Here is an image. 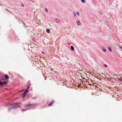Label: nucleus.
I'll list each match as a JSON object with an SVG mask.
<instances>
[{
	"label": "nucleus",
	"mask_w": 122,
	"mask_h": 122,
	"mask_svg": "<svg viewBox=\"0 0 122 122\" xmlns=\"http://www.w3.org/2000/svg\"><path fill=\"white\" fill-rule=\"evenodd\" d=\"M36 105V104L35 103H33V104H28L25 105V107H29V106H34Z\"/></svg>",
	"instance_id": "f257e3e1"
},
{
	"label": "nucleus",
	"mask_w": 122,
	"mask_h": 122,
	"mask_svg": "<svg viewBox=\"0 0 122 122\" xmlns=\"http://www.w3.org/2000/svg\"><path fill=\"white\" fill-rule=\"evenodd\" d=\"M28 92H27V90L26 91L25 90V91H24V93H23L22 94L23 97H25L27 93Z\"/></svg>",
	"instance_id": "f03ea898"
},
{
	"label": "nucleus",
	"mask_w": 122,
	"mask_h": 122,
	"mask_svg": "<svg viewBox=\"0 0 122 122\" xmlns=\"http://www.w3.org/2000/svg\"><path fill=\"white\" fill-rule=\"evenodd\" d=\"M8 83L7 82H2L1 84V86H3L4 85L7 84Z\"/></svg>",
	"instance_id": "7ed1b4c3"
},
{
	"label": "nucleus",
	"mask_w": 122,
	"mask_h": 122,
	"mask_svg": "<svg viewBox=\"0 0 122 122\" xmlns=\"http://www.w3.org/2000/svg\"><path fill=\"white\" fill-rule=\"evenodd\" d=\"M54 102V101L53 100H52L49 104H48V106L50 107L52 105V104H53Z\"/></svg>",
	"instance_id": "20e7f679"
},
{
	"label": "nucleus",
	"mask_w": 122,
	"mask_h": 122,
	"mask_svg": "<svg viewBox=\"0 0 122 122\" xmlns=\"http://www.w3.org/2000/svg\"><path fill=\"white\" fill-rule=\"evenodd\" d=\"M4 77L7 80L9 79V77L6 74H5V75Z\"/></svg>",
	"instance_id": "39448f33"
},
{
	"label": "nucleus",
	"mask_w": 122,
	"mask_h": 122,
	"mask_svg": "<svg viewBox=\"0 0 122 122\" xmlns=\"http://www.w3.org/2000/svg\"><path fill=\"white\" fill-rule=\"evenodd\" d=\"M77 24L78 25H81V23L80 21H79L78 20H77L76 21Z\"/></svg>",
	"instance_id": "423d86ee"
},
{
	"label": "nucleus",
	"mask_w": 122,
	"mask_h": 122,
	"mask_svg": "<svg viewBox=\"0 0 122 122\" xmlns=\"http://www.w3.org/2000/svg\"><path fill=\"white\" fill-rule=\"evenodd\" d=\"M56 21L58 23H60V20L57 18L56 19Z\"/></svg>",
	"instance_id": "0eeeda50"
},
{
	"label": "nucleus",
	"mask_w": 122,
	"mask_h": 122,
	"mask_svg": "<svg viewBox=\"0 0 122 122\" xmlns=\"http://www.w3.org/2000/svg\"><path fill=\"white\" fill-rule=\"evenodd\" d=\"M70 48L71 50L73 51L74 50V47L72 46H70Z\"/></svg>",
	"instance_id": "6e6552de"
},
{
	"label": "nucleus",
	"mask_w": 122,
	"mask_h": 122,
	"mask_svg": "<svg viewBox=\"0 0 122 122\" xmlns=\"http://www.w3.org/2000/svg\"><path fill=\"white\" fill-rule=\"evenodd\" d=\"M46 32L48 33H49L50 32V30L49 29H47L46 30Z\"/></svg>",
	"instance_id": "1a4fd4ad"
},
{
	"label": "nucleus",
	"mask_w": 122,
	"mask_h": 122,
	"mask_svg": "<svg viewBox=\"0 0 122 122\" xmlns=\"http://www.w3.org/2000/svg\"><path fill=\"white\" fill-rule=\"evenodd\" d=\"M10 104L11 103H7L5 104V106H11Z\"/></svg>",
	"instance_id": "9d476101"
},
{
	"label": "nucleus",
	"mask_w": 122,
	"mask_h": 122,
	"mask_svg": "<svg viewBox=\"0 0 122 122\" xmlns=\"http://www.w3.org/2000/svg\"><path fill=\"white\" fill-rule=\"evenodd\" d=\"M108 49L111 52L112 51V50L111 49V48L109 46L108 47Z\"/></svg>",
	"instance_id": "9b49d317"
},
{
	"label": "nucleus",
	"mask_w": 122,
	"mask_h": 122,
	"mask_svg": "<svg viewBox=\"0 0 122 122\" xmlns=\"http://www.w3.org/2000/svg\"><path fill=\"white\" fill-rule=\"evenodd\" d=\"M17 108V106H15L14 107H11V108H12V109H15V108Z\"/></svg>",
	"instance_id": "f8f14e48"
},
{
	"label": "nucleus",
	"mask_w": 122,
	"mask_h": 122,
	"mask_svg": "<svg viewBox=\"0 0 122 122\" xmlns=\"http://www.w3.org/2000/svg\"><path fill=\"white\" fill-rule=\"evenodd\" d=\"M17 108V106H15L14 107H11V108H12V109H15V108Z\"/></svg>",
	"instance_id": "ddd939ff"
},
{
	"label": "nucleus",
	"mask_w": 122,
	"mask_h": 122,
	"mask_svg": "<svg viewBox=\"0 0 122 122\" xmlns=\"http://www.w3.org/2000/svg\"><path fill=\"white\" fill-rule=\"evenodd\" d=\"M17 108V106H15L14 107H11V108H12V109H15V108Z\"/></svg>",
	"instance_id": "4468645a"
},
{
	"label": "nucleus",
	"mask_w": 122,
	"mask_h": 122,
	"mask_svg": "<svg viewBox=\"0 0 122 122\" xmlns=\"http://www.w3.org/2000/svg\"><path fill=\"white\" fill-rule=\"evenodd\" d=\"M102 50H103V51H104V52L106 51V49H105L103 47V48H102Z\"/></svg>",
	"instance_id": "2eb2a0df"
},
{
	"label": "nucleus",
	"mask_w": 122,
	"mask_h": 122,
	"mask_svg": "<svg viewBox=\"0 0 122 122\" xmlns=\"http://www.w3.org/2000/svg\"><path fill=\"white\" fill-rule=\"evenodd\" d=\"M29 87H30V86H28L27 87V89H26L25 90L26 91L27 90V92H28L29 91H28V89L29 88Z\"/></svg>",
	"instance_id": "dca6fc26"
},
{
	"label": "nucleus",
	"mask_w": 122,
	"mask_h": 122,
	"mask_svg": "<svg viewBox=\"0 0 122 122\" xmlns=\"http://www.w3.org/2000/svg\"><path fill=\"white\" fill-rule=\"evenodd\" d=\"M81 1L83 3H84L86 2L85 0H81Z\"/></svg>",
	"instance_id": "f3484780"
},
{
	"label": "nucleus",
	"mask_w": 122,
	"mask_h": 122,
	"mask_svg": "<svg viewBox=\"0 0 122 122\" xmlns=\"http://www.w3.org/2000/svg\"><path fill=\"white\" fill-rule=\"evenodd\" d=\"M73 14L74 16H76V14L75 12H74L73 13Z\"/></svg>",
	"instance_id": "a211bd4d"
},
{
	"label": "nucleus",
	"mask_w": 122,
	"mask_h": 122,
	"mask_svg": "<svg viewBox=\"0 0 122 122\" xmlns=\"http://www.w3.org/2000/svg\"><path fill=\"white\" fill-rule=\"evenodd\" d=\"M28 86L30 87V85H31V84H30V82H28Z\"/></svg>",
	"instance_id": "6ab92c4d"
},
{
	"label": "nucleus",
	"mask_w": 122,
	"mask_h": 122,
	"mask_svg": "<svg viewBox=\"0 0 122 122\" xmlns=\"http://www.w3.org/2000/svg\"><path fill=\"white\" fill-rule=\"evenodd\" d=\"M12 108H11V107H10V108H9L8 109V111H10V110L11 109H12Z\"/></svg>",
	"instance_id": "aec40b11"
},
{
	"label": "nucleus",
	"mask_w": 122,
	"mask_h": 122,
	"mask_svg": "<svg viewBox=\"0 0 122 122\" xmlns=\"http://www.w3.org/2000/svg\"><path fill=\"white\" fill-rule=\"evenodd\" d=\"M45 10L46 11V12L47 13H48V10H47V8H45Z\"/></svg>",
	"instance_id": "412c9836"
},
{
	"label": "nucleus",
	"mask_w": 122,
	"mask_h": 122,
	"mask_svg": "<svg viewBox=\"0 0 122 122\" xmlns=\"http://www.w3.org/2000/svg\"><path fill=\"white\" fill-rule=\"evenodd\" d=\"M119 48L122 51V47L119 46Z\"/></svg>",
	"instance_id": "4be33fe9"
},
{
	"label": "nucleus",
	"mask_w": 122,
	"mask_h": 122,
	"mask_svg": "<svg viewBox=\"0 0 122 122\" xmlns=\"http://www.w3.org/2000/svg\"><path fill=\"white\" fill-rule=\"evenodd\" d=\"M10 105H11V106H13V105H15V103H11Z\"/></svg>",
	"instance_id": "5701e85b"
},
{
	"label": "nucleus",
	"mask_w": 122,
	"mask_h": 122,
	"mask_svg": "<svg viewBox=\"0 0 122 122\" xmlns=\"http://www.w3.org/2000/svg\"><path fill=\"white\" fill-rule=\"evenodd\" d=\"M27 110V109H24V110L22 109V111H26V110Z\"/></svg>",
	"instance_id": "b1692460"
},
{
	"label": "nucleus",
	"mask_w": 122,
	"mask_h": 122,
	"mask_svg": "<svg viewBox=\"0 0 122 122\" xmlns=\"http://www.w3.org/2000/svg\"><path fill=\"white\" fill-rule=\"evenodd\" d=\"M18 76H19L20 78H21V79H22V77H21V76H19V75H18Z\"/></svg>",
	"instance_id": "393cba45"
},
{
	"label": "nucleus",
	"mask_w": 122,
	"mask_h": 122,
	"mask_svg": "<svg viewBox=\"0 0 122 122\" xmlns=\"http://www.w3.org/2000/svg\"><path fill=\"white\" fill-rule=\"evenodd\" d=\"M104 66H105V67H107V65H106V64H104Z\"/></svg>",
	"instance_id": "a878e982"
},
{
	"label": "nucleus",
	"mask_w": 122,
	"mask_h": 122,
	"mask_svg": "<svg viewBox=\"0 0 122 122\" xmlns=\"http://www.w3.org/2000/svg\"><path fill=\"white\" fill-rule=\"evenodd\" d=\"M119 80H120L121 81H122V79L121 78H120L119 79Z\"/></svg>",
	"instance_id": "bb28decb"
},
{
	"label": "nucleus",
	"mask_w": 122,
	"mask_h": 122,
	"mask_svg": "<svg viewBox=\"0 0 122 122\" xmlns=\"http://www.w3.org/2000/svg\"><path fill=\"white\" fill-rule=\"evenodd\" d=\"M18 105V104H20V105L21 104V103H17Z\"/></svg>",
	"instance_id": "cd10ccee"
},
{
	"label": "nucleus",
	"mask_w": 122,
	"mask_h": 122,
	"mask_svg": "<svg viewBox=\"0 0 122 122\" xmlns=\"http://www.w3.org/2000/svg\"><path fill=\"white\" fill-rule=\"evenodd\" d=\"M18 105L17 103H15V105Z\"/></svg>",
	"instance_id": "c85d7f7f"
},
{
	"label": "nucleus",
	"mask_w": 122,
	"mask_h": 122,
	"mask_svg": "<svg viewBox=\"0 0 122 122\" xmlns=\"http://www.w3.org/2000/svg\"><path fill=\"white\" fill-rule=\"evenodd\" d=\"M77 14H78V15H79V13L78 12H77Z\"/></svg>",
	"instance_id": "c756f323"
},
{
	"label": "nucleus",
	"mask_w": 122,
	"mask_h": 122,
	"mask_svg": "<svg viewBox=\"0 0 122 122\" xmlns=\"http://www.w3.org/2000/svg\"><path fill=\"white\" fill-rule=\"evenodd\" d=\"M2 82L0 81V85L1 86Z\"/></svg>",
	"instance_id": "7c9ffc66"
},
{
	"label": "nucleus",
	"mask_w": 122,
	"mask_h": 122,
	"mask_svg": "<svg viewBox=\"0 0 122 122\" xmlns=\"http://www.w3.org/2000/svg\"><path fill=\"white\" fill-rule=\"evenodd\" d=\"M17 106V107H20V106Z\"/></svg>",
	"instance_id": "2f4dec72"
},
{
	"label": "nucleus",
	"mask_w": 122,
	"mask_h": 122,
	"mask_svg": "<svg viewBox=\"0 0 122 122\" xmlns=\"http://www.w3.org/2000/svg\"><path fill=\"white\" fill-rule=\"evenodd\" d=\"M21 5H22V6H24V5L23 4H22Z\"/></svg>",
	"instance_id": "473e14b6"
},
{
	"label": "nucleus",
	"mask_w": 122,
	"mask_h": 122,
	"mask_svg": "<svg viewBox=\"0 0 122 122\" xmlns=\"http://www.w3.org/2000/svg\"><path fill=\"white\" fill-rule=\"evenodd\" d=\"M24 90H22V91H23Z\"/></svg>",
	"instance_id": "72a5a7b5"
},
{
	"label": "nucleus",
	"mask_w": 122,
	"mask_h": 122,
	"mask_svg": "<svg viewBox=\"0 0 122 122\" xmlns=\"http://www.w3.org/2000/svg\"><path fill=\"white\" fill-rule=\"evenodd\" d=\"M5 80V79L3 80V81H4Z\"/></svg>",
	"instance_id": "f704fd0d"
}]
</instances>
